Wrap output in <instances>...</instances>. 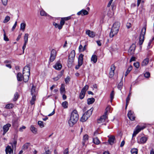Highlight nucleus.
I'll use <instances>...</instances> for the list:
<instances>
[{"label":"nucleus","instance_id":"53","mask_svg":"<svg viewBox=\"0 0 154 154\" xmlns=\"http://www.w3.org/2000/svg\"><path fill=\"white\" fill-rule=\"evenodd\" d=\"M69 151L68 148H66L63 151V154H69Z\"/></svg>","mask_w":154,"mask_h":154},{"label":"nucleus","instance_id":"47","mask_svg":"<svg viewBox=\"0 0 154 154\" xmlns=\"http://www.w3.org/2000/svg\"><path fill=\"white\" fill-rule=\"evenodd\" d=\"M87 140V136L85 134L84 135L83 137V141L82 142V144L83 145H84L86 141Z\"/></svg>","mask_w":154,"mask_h":154},{"label":"nucleus","instance_id":"30","mask_svg":"<svg viewBox=\"0 0 154 154\" xmlns=\"http://www.w3.org/2000/svg\"><path fill=\"white\" fill-rule=\"evenodd\" d=\"M30 129L31 131L35 134H36L37 132V129L32 125L30 126Z\"/></svg>","mask_w":154,"mask_h":154},{"label":"nucleus","instance_id":"50","mask_svg":"<svg viewBox=\"0 0 154 154\" xmlns=\"http://www.w3.org/2000/svg\"><path fill=\"white\" fill-rule=\"evenodd\" d=\"M122 85H123V82H122V81H121L119 82V83L118 85V88L119 89H121Z\"/></svg>","mask_w":154,"mask_h":154},{"label":"nucleus","instance_id":"60","mask_svg":"<svg viewBox=\"0 0 154 154\" xmlns=\"http://www.w3.org/2000/svg\"><path fill=\"white\" fill-rule=\"evenodd\" d=\"M42 154H51V152L49 150L46 151L45 152Z\"/></svg>","mask_w":154,"mask_h":154},{"label":"nucleus","instance_id":"49","mask_svg":"<svg viewBox=\"0 0 154 154\" xmlns=\"http://www.w3.org/2000/svg\"><path fill=\"white\" fill-rule=\"evenodd\" d=\"M40 15L42 16H46L47 15V14L44 10H42L40 11Z\"/></svg>","mask_w":154,"mask_h":154},{"label":"nucleus","instance_id":"48","mask_svg":"<svg viewBox=\"0 0 154 154\" xmlns=\"http://www.w3.org/2000/svg\"><path fill=\"white\" fill-rule=\"evenodd\" d=\"M114 91H111L110 94V97L111 98V102L112 101V100L114 98Z\"/></svg>","mask_w":154,"mask_h":154},{"label":"nucleus","instance_id":"24","mask_svg":"<svg viewBox=\"0 0 154 154\" xmlns=\"http://www.w3.org/2000/svg\"><path fill=\"white\" fill-rule=\"evenodd\" d=\"M77 15H81L82 16L87 15V11L85 10H82L78 12Z\"/></svg>","mask_w":154,"mask_h":154},{"label":"nucleus","instance_id":"8","mask_svg":"<svg viewBox=\"0 0 154 154\" xmlns=\"http://www.w3.org/2000/svg\"><path fill=\"white\" fill-rule=\"evenodd\" d=\"M115 69V67L114 64L111 65L110 72H109V77L110 78H112L114 74V71Z\"/></svg>","mask_w":154,"mask_h":154},{"label":"nucleus","instance_id":"33","mask_svg":"<svg viewBox=\"0 0 154 154\" xmlns=\"http://www.w3.org/2000/svg\"><path fill=\"white\" fill-rule=\"evenodd\" d=\"M149 59L148 58L145 59L142 63V66H145L146 65L149 63Z\"/></svg>","mask_w":154,"mask_h":154},{"label":"nucleus","instance_id":"15","mask_svg":"<svg viewBox=\"0 0 154 154\" xmlns=\"http://www.w3.org/2000/svg\"><path fill=\"white\" fill-rule=\"evenodd\" d=\"M128 118L131 120H134L135 119V117L133 114V112L131 110L129 111L128 114Z\"/></svg>","mask_w":154,"mask_h":154},{"label":"nucleus","instance_id":"64","mask_svg":"<svg viewBox=\"0 0 154 154\" xmlns=\"http://www.w3.org/2000/svg\"><path fill=\"white\" fill-rule=\"evenodd\" d=\"M135 60V58L134 57H132L130 61V62H131L132 61H134Z\"/></svg>","mask_w":154,"mask_h":154},{"label":"nucleus","instance_id":"7","mask_svg":"<svg viewBox=\"0 0 154 154\" xmlns=\"http://www.w3.org/2000/svg\"><path fill=\"white\" fill-rule=\"evenodd\" d=\"M56 55V51L53 49L51 51L50 60L51 62H53L55 59Z\"/></svg>","mask_w":154,"mask_h":154},{"label":"nucleus","instance_id":"4","mask_svg":"<svg viewBox=\"0 0 154 154\" xmlns=\"http://www.w3.org/2000/svg\"><path fill=\"white\" fill-rule=\"evenodd\" d=\"M146 31V28L145 27H144L142 29L139 38V43L140 45H141L142 44L144 41V36L145 34Z\"/></svg>","mask_w":154,"mask_h":154},{"label":"nucleus","instance_id":"42","mask_svg":"<svg viewBox=\"0 0 154 154\" xmlns=\"http://www.w3.org/2000/svg\"><path fill=\"white\" fill-rule=\"evenodd\" d=\"M137 149L136 148H133L131 149V152L132 154H137Z\"/></svg>","mask_w":154,"mask_h":154},{"label":"nucleus","instance_id":"55","mask_svg":"<svg viewBox=\"0 0 154 154\" xmlns=\"http://www.w3.org/2000/svg\"><path fill=\"white\" fill-rule=\"evenodd\" d=\"M70 78L69 76L67 77L65 79V82L66 83H68L70 81Z\"/></svg>","mask_w":154,"mask_h":154},{"label":"nucleus","instance_id":"20","mask_svg":"<svg viewBox=\"0 0 154 154\" xmlns=\"http://www.w3.org/2000/svg\"><path fill=\"white\" fill-rule=\"evenodd\" d=\"M17 78L18 81L21 82L23 80V75L20 72L18 73L17 75Z\"/></svg>","mask_w":154,"mask_h":154},{"label":"nucleus","instance_id":"36","mask_svg":"<svg viewBox=\"0 0 154 154\" xmlns=\"http://www.w3.org/2000/svg\"><path fill=\"white\" fill-rule=\"evenodd\" d=\"M32 97L31 100L30 101V103L31 105H32L34 104L35 101L36 99V97L35 95H32Z\"/></svg>","mask_w":154,"mask_h":154},{"label":"nucleus","instance_id":"9","mask_svg":"<svg viewBox=\"0 0 154 154\" xmlns=\"http://www.w3.org/2000/svg\"><path fill=\"white\" fill-rule=\"evenodd\" d=\"M11 126V125L10 124L8 123L3 126V135H4L7 132Z\"/></svg>","mask_w":154,"mask_h":154},{"label":"nucleus","instance_id":"13","mask_svg":"<svg viewBox=\"0 0 154 154\" xmlns=\"http://www.w3.org/2000/svg\"><path fill=\"white\" fill-rule=\"evenodd\" d=\"M53 67L56 70H59L62 67V64L59 62H57L54 66Z\"/></svg>","mask_w":154,"mask_h":154},{"label":"nucleus","instance_id":"54","mask_svg":"<svg viewBox=\"0 0 154 154\" xmlns=\"http://www.w3.org/2000/svg\"><path fill=\"white\" fill-rule=\"evenodd\" d=\"M134 66L137 68H138L139 67V63L138 62H137L136 63H134Z\"/></svg>","mask_w":154,"mask_h":154},{"label":"nucleus","instance_id":"10","mask_svg":"<svg viewBox=\"0 0 154 154\" xmlns=\"http://www.w3.org/2000/svg\"><path fill=\"white\" fill-rule=\"evenodd\" d=\"M30 74V73H23V80L24 82H26L28 81Z\"/></svg>","mask_w":154,"mask_h":154},{"label":"nucleus","instance_id":"1","mask_svg":"<svg viewBox=\"0 0 154 154\" xmlns=\"http://www.w3.org/2000/svg\"><path fill=\"white\" fill-rule=\"evenodd\" d=\"M79 119L77 111L74 110L72 112L70 119L69 121V124L70 126H72L76 123Z\"/></svg>","mask_w":154,"mask_h":154},{"label":"nucleus","instance_id":"12","mask_svg":"<svg viewBox=\"0 0 154 154\" xmlns=\"http://www.w3.org/2000/svg\"><path fill=\"white\" fill-rule=\"evenodd\" d=\"M86 85H85L82 89L80 94L79 97L81 99H82L84 97L86 92Z\"/></svg>","mask_w":154,"mask_h":154},{"label":"nucleus","instance_id":"46","mask_svg":"<svg viewBox=\"0 0 154 154\" xmlns=\"http://www.w3.org/2000/svg\"><path fill=\"white\" fill-rule=\"evenodd\" d=\"M18 97V94L17 92H16L14 95V97L13 99L14 101H15L17 100Z\"/></svg>","mask_w":154,"mask_h":154},{"label":"nucleus","instance_id":"38","mask_svg":"<svg viewBox=\"0 0 154 154\" xmlns=\"http://www.w3.org/2000/svg\"><path fill=\"white\" fill-rule=\"evenodd\" d=\"M30 146V143H26L23 146V149L26 150L28 149Z\"/></svg>","mask_w":154,"mask_h":154},{"label":"nucleus","instance_id":"6","mask_svg":"<svg viewBox=\"0 0 154 154\" xmlns=\"http://www.w3.org/2000/svg\"><path fill=\"white\" fill-rule=\"evenodd\" d=\"M29 34L28 33H26L25 34L24 36V43L22 47V49L23 50V53H24V50L26 48V44L27 43L28 41V38Z\"/></svg>","mask_w":154,"mask_h":154},{"label":"nucleus","instance_id":"2","mask_svg":"<svg viewBox=\"0 0 154 154\" xmlns=\"http://www.w3.org/2000/svg\"><path fill=\"white\" fill-rule=\"evenodd\" d=\"M111 107L110 106H107L105 112L103 115L101 116L100 118L98 119L97 122L98 123L101 124L103 125L106 120L107 119V114L108 112H110Z\"/></svg>","mask_w":154,"mask_h":154},{"label":"nucleus","instance_id":"51","mask_svg":"<svg viewBox=\"0 0 154 154\" xmlns=\"http://www.w3.org/2000/svg\"><path fill=\"white\" fill-rule=\"evenodd\" d=\"M150 74L148 72H146L144 74V76L146 78H149L150 77Z\"/></svg>","mask_w":154,"mask_h":154},{"label":"nucleus","instance_id":"62","mask_svg":"<svg viewBox=\"0 0 154 154\" xmlns=\"http://www.w3.org/2000/svg\"><path fill=\"white\" fill-rule=\"evenodd\" d=\"M130 100V97L128 96L126 98V103H129V101Z\"/></svg>","mask_w":154,"mask_h":154},{"label":"nucleus","instance_id":"11","mask_svg":"<svg viewBox=\"0 0 154 154\" xmlns=\"http://www.w3.org/2000/svg\"><path fill=\"white\" fill-rule=\"evenodd\" d=\"M119 29H114L112 28L109 34V36L110 37H113L115 35H116L118 32Z\"/></svg>","mask_w":154,"mask_h":154},{"label":"nucleus","instance_id":"16","mask_svg":"<svg viewBox=\"0 0 154 154\" xmlns=\"http://www.w3.org/2000/svg\"><path fill=\"white\" fill-rule=\"evenodd\" d=\"M147 140V138L145 137H141L139 141H138V142L139 143L143 144L145 143Z\"/></svg>","mask_w":154,"mask_h":154},{"label":"nucleus","instance_id":"26","mask_svg":"<svg viewBox=\"0 0 154 154\" xmlns=\"http://www.w3.org/2000/svg\"><path fill=\"white\" fill-rule=\"evenodd\" d=\"M95 100L94 98H90L87 99V103L88 104H92L95 101Z\"/></svg>","mask_w":154,"mask_h":154},{"label":"nucleus","instance_id":"45","mask_svg":"<svg viewBox=\"0 0 154 154\" xmlns=\"http://www.w3.org/2000/svg\"><path fill=\"white\" fill-rule=\"evenodd\" d=\"M38 123L41 128H42L44 127L43 122L39 121L38 122Z\"/></svg>","mask_w":154,"mask_h":154},{"label":"nucleus","instance_id":"25","mask_svg":"<svg viewBox=\"0 0 154 154\" xmlns=\"http://www.w3.org/2000/svg\"><path fill=\"white\" fill-rule=\"evenodd\" d=\"M120 23L119 22H116L114 24L112 28L114 29H119L120 27Z\"/></svg>","mask_w":154,"mask_h":154},{"label":"nucleus","instance_id":"19","mask_svg":"<svg viewBox=\"0 0 154 154\" xmlns=\"http://www.w3.org/2000/svg\"><path fill=\"white\" fill-rule=\"evenodd\" d=\"M87 35L91 38H93L95 36V33L90 30H87Z\"/></svg>","mask_w":154,"mask_h":154},{"label":"nucleus","instance_id":"34","mask_svg":"<svg viewBox=\"0 0 154 154\" xmlns=\"http://www.w3.org/2000/svg\"><path fill=\"white\" fill-rule=\"evenodd\" d=\"M10 144L12 146L13 148H15L17 144V140H16L13 139V142H11Z\"/></svg>","mask_w":154,"mask_h":154},{"label":"nucleus","instance_id":"21","mask_svg":"<svg viewBox=\"0 0 154 154\" xmlns=\"http://www.w3.org/2000/svg\"><path fill=\"white\" fill-rule=\"evenodd\" d=\"M30 68L29 66H25L23 70V73H30Z\"/></svg>","mask_w":154,"mask_h":154},{"label":"nucleus","instance_id":"27","mask_svg":"<svg viewBox=\"0 0 154 154\" xmlns=\"http://www.w3.org/2000/svg\"><path fill=\"white\" fill-rule=\"evenodd\" d=\"M135 49V45L134 44H133L130 48L129 50V52H131V53H133Z\"/></svg>","mask_w":154,"mask_h":154},{"label":"nucleus","instance_id":"32","mask_svg":"<svg viewBox=\"0 0 154 154\" xmlns=\"http://www.w3.org/2000/svg\"><path fill=\"white\" fill-rule=\"evenodd\" d=\"M26 24L25 23H21L20 24V29L23 32L24 31L25 29Z\"/></svg>","mask_w":154,"mask_h":154},{"label":"nucleus","instance_id":"35","mask_svg":"<svg viewBox=\"0 0 154 154\" xmlns=\"http://www.w3.org/2000/svg\"><path fill=\"white\" fill-rule=\"evenodd\" d=\"M86 114H87V112H85V113H84V114L82 115V117L80 119V121L81 122H84L86 121V119H85V118H86V116L85 115Z\"/></svg>","mask_w":154,"mask_h":154},{"label":"nucleus","instance_id":"57","mask_svg":"<svg viewBox=\"0 0 154 154\" xmlns=\"http://www.w3.org/2000/svg\"><path fill=\"white\" fill-rule=\"evenodd\" d=\"M79 49V51L82 52L83 51V46L81 45H80Z\"/></svg>","mask_w":154,"mask_h":154},{"label":"nucleus","instance_id":"39","mask_svg":"<svg viewBox=\"0 0 154 154\" xmlns=\"http://www.w3.org/2000/svg\"><path fill=\"white\" fill-rule=\"evenodd\" d=\"M14 106V105L12 103H9L7 104L5 108L7 109H11Z\"/></svg>","mask_w":154,"mask_h":154},{"label":"nucleus","instance_id":"28","mask_svg":"<svg viewBox=\"0 0 154 154\" xmlns=\"http://www.w3.org/2000/svg\"><path fill=\"white\" fill-rule=\"evenodd\" d=\"M60 93L62 94H64L65 92V89L64 84H62L60 88Z\"/></svg>","mask_w":154,"mask_h":154},{"label":"nucleus","instance_id":"58","mask_svg":"<svg viewBox=\"0 0 154 154\" xmlns=\"http://www.w3.org/2000/svg\"><path fill=\"white\" fill-rule=\"evenodd\" d=\"M26 128V127L23 126L22 127L20 128H19V131L20 132H22L23 131V130L25 129Z\"/></svg>","mask_w":154,"mask_h":154},{"label":"nucleus","instance_id":"31","mask_svg":"<svg viewBox=\"0 0 154 154\" xmlns=\"http://www.w3.org/2000/svg\"><path fill=\"white\" fill-rule=\"evenodd\" d=\"M75 56V52L74 50H73L69 54V57L73 59H74V57Z\"/></svg>","mask_w":154,"mask_h":154},{"label":"nucleus","instance_id":"22","mask_svg":"<svg viewBox=\"0 0 154 154\" xmlns=\"http://www.w3.org/2000/svg\"><path fill=\"white\" fill-rule=\"evenodd\" d=\"M115 139V137L113 136H111L109 137L108 140L109 143L110 145H112L114 143Z\"/></svg>","mask_w":154,"mask_h":154},{"label":"nucleus","instance_id":"37","mask_svg":"<svg viewBox=\"0 0 154 154\" xmlns=\"http://www.w3.org/2000/svg\"><path fill=\"white\" fill-rule=\"evenodd\" d=\"M93 110V109L92 108H91L87 111V118L90 117L91 115Z\"/></svg>","mask_w":154,"mask_h":154},{"label":"nucleus","instance_id":"14","mask_svg":"<svg viewBox=\"0 0 154 154\" xmlns=\"http://www.w3.org/2000/svg\"><path fill=\"white\" fill-rule=\"evenodd\" d=\"M6 154H11L13 153V150L11 148V146H8L5 149Z\"/></svg>","mask_w":154,"mask_h":154},{"label":"nucleus","instance_id":"3","mask_svg":"<svg viewBox=\"0 0 154 154\" xmlns=\"http://www.w3.org/2000/svg\"><path fill=\"white\" fill-rule=\"evenodd\" d=\"M70 18L71 17L70 16L62 18L60 24L55 22H54L53 23V25L56 28H58L59 29H61L62 28L63 25L64 24L65 21L68 20H69Z\"/></svg>","mask_w":154,"mask_h":154},{"label":"nucleus","instance_id":"44","mask_svg":"<svg viewBox=\"0 0 154 154\" xmlns=\"http://www.w3.org/2000/svg\"><path fill=\"white\" fill-rule=\"evenodd\" d=\"M3 31L4 32V40L6 41H8L9 40V39L8 38V37L6 36V33L5 32V31L4 29L3 30Z\"/></svg>","mask_w":154,"mask_h":154},{"label":"nucleus","instance_id":"41","mask_svg":"<svg viewBox=\"0 0 154 154\" xmlns=\"http://www.w3.org/2000/svg\"><path fill=\"white\" fill-rule=\"evenodd\" d=\"M62 105L64 108H67L68 106V103L67 101H65L62 103Z\"/></svg>","mask_w":154,"mask_h":154},{"label":"nucleus","instance_id":"40","mask_svg":"<svg viewBox=\"0 0 154 154\" xmlns=\"http://www.w3.org/2000/svg\"><path fill=\"white\" fill-rule=\"evenodd\" d=\"M93 141L94 143L96 144H98L100 143V141L97 137L94 138Z\"/></svg>","mask_w":154,"mask_h":154},{"label":"nucleus","instance_id":"59","mask_svg":"<svg viewBox=\"0 0 154 154\" xmlns=\"http://www.w3.org/2000/svg\"><path fill=\"white\" fill-rule=\"evenodd\" d=\"M17 22L16 21L15 23H14V25L12 27V31H13L15 29V28L17 26Z\"/></svg>","mask_w":154,"mask_h":154},{"label":"nucleus","instance_id":"52","mask_svg":"<svg viewBox=\"0 0 154 154\" xmlns=\"http://www.w3.org/2000/svg\"><path fill=\"white\" fill-rule=\"evenodd\" d=\"M3 4L5 6L7 5L8 3V0H2Z\"/></svg>","mask_w":154,"mask_h":154},{"label":"nucleus","instance_id":"18","mask_svg":"<svg viewBox=\"0 0 154 154\" xmlns=\"http://www.w3.org/2000/svg\"><path fill=\"white\" fill-rule=\"evenodd\" d=\"M83 57V55L82 54H81L79 56L78 63L80 65H82V64Z\"/></svg>","mask_w":154,"mask_h":154},{"label":"nucleus","instance_id":"43","mask_svg":"<svg viewBox=\"0 0 154 154\" xmlns=\"http://www.w3.org/2000/svg\"><path fill=\"white\" fill-rule=\"evenodd\" d=\"M10 18L9 16H6L3 22L4 23H7L10 20Z\"/></svg>","mask_w":154,"mask_h":154},{"label":"nucleus","instance_id":"29","mask_svg":"<svg viewBox=\"0 0 154 154\" xmlns=\"http://www.w3.org/2000/svg\"><path fill=\"white\" fill-rule=\"evenodd\" d=\"M91 60L94 63H95L97 61V57L95 55H93L91 57Z\"/></svg>","mask_w":154,"mask_h":154},{"label":"nucleus","instance_id":"17","mask_svg":"<svg viewBox=\"0 0 154 154\" xmlns=\"http://www.w3.org/2000/svg\"><path fill=\"white\" fill-rule=\"evenodd\" d=\"M74 59L68 57V66L69 67H71L73 63Z\"/></svg>","mask_w":154,"mask_h":154},{"label":"nucleus","instance_id":"63","mask_svg":"<svg viewBox=\"0 0 154 154\" xmlns=\"http://www.w3.org/2000/svg\"><path fill=\"white\" fill-rule=\"evenodd\" d=\"M125 143V141L124 140L122 141L121 142V143L120 144V147H123L124 146Z\"/></svg>","mask_w":154,"mask_h":154},{"label":"nucleus","instance_id":"61","mask_svg":"<svg viewBox=\"0 0 154 154\" xmlns=\"http://www.w3.org/2000/svg\"><path fill=\"white\" fill-rule=\"evenodd\" d=\"M126 26L129 29L131 27V24L130 23H127Z\"/></svg>","mask_w":154,"mask_h":154},{"label":"nucleus","instance_id":"5","mask_svg":"<svg viewBox=\"0 0 154 154\" xmlns=\"http://www.w3.org/2000/svg\"><path fill=\"white\" fill-rule=\"evenodd\" d=\"M145 128V127L144 126L140 127L139 125L137 126L136 127L135 130L134 132L133 137L135 136L141 130Z\"/></svg>","mask_w":154,"mask_h":154},{"label":"nucleus","instance_id":"56","mask_svg":"<svg viewBox=\"0 0 154 154\" xmlns=\"http://www.w3.org/2000/svg\"><path fill=\"white\" fill-rule=\"evenodd\" d=\"M132 66H130L128 68V69H127L126 71L127 72V73H129L132 70Z\"/></svg>","mask_w":154,"mask_h":154},{"label":"nucleus","instance_id":"23","mask_svg":"<svg viewBox=\"0 0 154 154\" xmlns=\"http://www.w3.org/2000/svg\"><path fill=\"white\" fill-rule=\"evenodd\" d=\"M36 87L33 85L32 86V88L31 90V94L32 95H35L37 94V92L35 91Z\"/></svg>","mask_w":154,"mask_h":154}]
</instances>
